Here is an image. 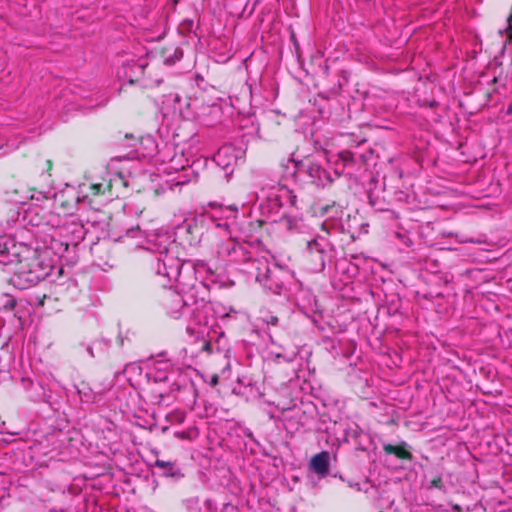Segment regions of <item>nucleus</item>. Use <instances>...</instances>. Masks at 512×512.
<instances>
[{"label": "nucleus", "instance_id": "nucleus-1", "mask_svg": "<svg viewBox=\"0 0 512 512\" xmlns=\"http://www.w3.org/2000/svg\"><path fill=\"white\" fill-rule=\"evenodd\" d=\"M0 270L11 273L10 283L18 289H28L48 277L58 279L62 273L56 258L49 250H40L24 243H13L10 248L0 244Z\"/></svg>", "mask_w": 512, "mask_h": 512}, {"label": "nucleus", "instance_id": "nucleus-2", "mask_svg": "<svg viewBox=\"0 0 512 512\" xmlns=\"http://www.w3.org/2000/svg\"><path fill=\"white\" fill-rule=\"evenodd\" d=\"M191 149L189 143L165 144L154 158L157 173L148 174L143 172L139 175H133L131 176V182L124 180V185H135L137 182L148 181L147 188L152 190L155 195H160L168 189L189 183L196 177L195 172L189 167Z\"/></svg>", "mask_w": 512, "mask_h": 512}, {"label": "nucleus", "instance_id": "nucleus-3", "mask_svg": "<svg viewBox=\"0 0 512 512\" xmlns=\"http://www.w3.org/2000/svg\"><path fill=\"white\" fill-rule=\"evenodd\" d=\"M170 237L167 233L155 232L147 237L146 249L158 252L160 258L156 264V274L161 277L160 284L167 286L172 282L180 283V274L182 263L179 258L174 256L168 249Z\"/></svg>", "mask_w": 512, "mask_h": 512}, {"label": "nucleus", "instance_id": "nucleus-4", "mask_svg": "<svg viewBox=\"0 0 512 512\" xmlns=\"http://www.w3.org/2000/svg\"><path fill=\"white\" fill-rule=\"evenodd\" d=\"M328 235L329 232L322 226V234L307 241V255L314 263L313 269L318 272L325 268V255L331 247Z\"/></svg>", "mask_w": 512, "mask_h": 512}, {"label": "nucleus", "instance_id": "nucleus-5", "mask_svg": "<svg viewBox=\"0 0 512 512\" xmlns=\"http://www.w3.org/2000/svg\"><path fill=\"white\" fill-rule=\"evenodd\" d=\"M241 153V150L235 146L225 144L218 149L213 160L219 167L225 170L226 173H229L236 165Z\"/></svg>", "mask_w": 512, "mask_h": 512}, {"label": "nucleus", "instance_id": "nucleus-6", "mask_svg": "<svg viewBox=\"0 0 512 512\" xmlns=\"http://www.w3.org/2000/svg\"><path fill=\"white\" fill-rule=\"evenodd\" d=\"M267 199L278 207L294 206L296 203V195L284 184L272 186L267 194Z\"/></svg>", "mask_w": 512, "mask_h": 512}, {"label": "nucleus", "instance_id": "nucleus-7", "mask_svg": "<svg viewBox=\"0 0 512 512\" xmlns=\"http://www.w3.org/2000/svg\"><path fill=\"white\" fill-rule=\"evenodd\" d=\"M302 165L303 169L306 170L307 174L311 178V181L315 185L324 187L332 182L330 173L324 169L314 158L306 159L305 163Z\"/></svg>", "mask_w": 512, "mask_h": 512}, {"label": "nucleus", "instance_id": "nucleus-8", "mask_svg": "<svg viewBox=\"0 0 512 512\" xmlns=\"http://www.w3.org/2000/svg\"><path fill=\"white\" fill-rule=\"evenodd\" d=\"M69 243L67 241H64L60 238H57L56 236H51L49 244L44 245L43 247L39 246L40 250H49L50 251V257L56 258V265H59V259L64 255V253L69 248Z\"/></svg>", "mask_w": 512, "mask_h": 512}, {"label": "nucleus", "instance_id": "nucleus-9", "mask_svg": "<svg viewBox=\"0 0 512 512\" xmlns=\"http://www.w3.org/2000/svg\"><path fill=\"white\" fill-rule=\"evenodd\" d=\"M169 299L170 302L166 304L169 314L173 318H179L187 309L183 297L178 292H170Z\"/></svg>", "mask_w": 512, "mask_h": 512}, {"label": "nucleus", "instance_id": "nucleus-10", "mask_svg": "<svg viewBox=\"0 0 512 512\" xmlns=\"http://www.w3.org/2000/svg\"><path fill=\"white\" fill-rule=\"evenodd\" d=\"M329 458L326 451L314 455L310 460L311 469L319 475H325L329 470Z\"/></svg>", "mask_w": 512, "mask_h": 512}, {"label": "nucleus", "instance_id": "nucleus-11", "mask_svg": "<svg viewBox=\"0 0 512 512\" xmlns=\"http://www.w3.org/2000/svg\"><path fill=\"white\" fill-rule=\"evenodd\" d=\"M187 331L191 337H194V343L197 345L196 352H211V343L205 337L204 329H199L194 333V329L188 327Z\"/></svg>", "mask_w": 512, "mask_h": 512}, {"label": "nucleus", "instance_id": "nucleus-12", "mask_svg": "<svg viewBox=\"0 0 512 512\" xmlns=\"http://www.w3.org/2000/svg\"><path fill=\"white\" fill-rule=\"evenodd\" d=\"M305 161H296L293 156H289L282 161L281 167L283 168V177L285 179L294 178L297 171L303 168Z\"/></svg>", "mask_w": 512, "mask_h": 512}, {"label": "nucleus", "instance_id": "nucleus-13", "mask_svg": "<svg viewBox=\"0 0 512 512\" xmlns=\"http://www.w3.org/2000/svg\"><path fill=\"white\" fill-rule=\"evenodd\" d=\"M235 253V240L229 238L222 242L217 249V257L224 263H230L231 258Z\"/></svg>", "mask_w": 512, "mask_h": 512}, {"label": "nucleus", "instance_id": "nucleus-14", "mask_svg": "<svg viewBox=\"0 0 512 512\" xmlns=\"http://www.w3.org/2000/svg\"><path fill=\"white\" fill-rule=\"evenodd\" d=\"M140 143L143 146L142 148L139 149L142 155L149 156L154 159L155 155L159 151L155 139L150 135H146L141 138Z\"/></svg>", "mask_w": 512, "mask_h": 512}, {"label": "nucleus", "instance_id": "nucleus-15", "mask_svg": "<svg viewBox=\"0 0 512 512\" xmlns=\"http://www.w3.org/2000/svg\"><path fill=\"white\" fill-rule=\"evenodd\" d=\"M278 224L283 229L295 231L300 226V219L295 216L284 215L278 220Z\"/></svg>", "mask_w": 512, "mask_h": 512}, {"label": "nucleus", "instance_id": "nucleus-16", "mask_svg": "<svg viewBox=\"0 0 512 512\" xmlns=\"http://www.w3.org/2000/svg\"><path fill=\"white\" fill-rule=\"evenodd\" d=\"M249 259L250 257L246 248L235 241V253H233L230 263H241Z\"/></svg>", "mask_w": 512, "mask_h": 512}, {"label": "nucleus", "instance_id": "nucleus-17", "mask_svg": "<svg viewBox=\"0 0 512 512\" xmlns=\"http://www.w3.org/2000/svg\"><path fill=\"white\" fill-rule=\"evenodd\" d=\"M262 267H257V273L255 275L256 281L262 283L269 277V267L266 263H260Z\"/></svg>", "mask_w": 512, "mask_h": 512}, {"label": "nucleus", "instance_id": "nucleus-18", "mask_svg": "<svg viewBox=\"0 0 512 512\" xmlns=\"http://www.w3.org/2000/svg\"><path fill=\"white\" fill-rule=\"evenodd\" d=\"M194 270L196 274H201L202 272H205L206 274L213 276L214 272L212 269L202 260H198L194 263Z\"/></svg>", "mask_w": 512, "mask_h": 512}, {"label": "nucleus", "instance_id": "nucleus-19", "mask_svg": "<svg viewBox=\"0 0 512 512\" xmlns=\"http://www.w3.org/2000/svg\"><path fill=\"white\" fill-rule=\"evenodd\" d=\"M385 450L388 453H394V454H396V455H398L400 457H404L405 456L404 451H401L398 447H395V446H391V445L386 446Z\"/></svg>", "mask_w": 512, "mask_h": 512}, {"label": "nucleus", "instance_id": "nucleus-20", "mask_svg": "<svg viewBox=\"0 0 512 512\" xmlns=\"http://www.w3.org/2000/svg\"><path fill=\"white\" fill-rule=\"evenodd\" d=\"M102 188H103L102 184L91 185V190L94 195L100 194L102 192Z\"/></svg>", "mask_w": 512, "mask_h": 512}, {"label": "nucleus", "instance_id": "nucleus-21", "mask_svg": "<svg viewBox=\"0 0 512 512\" xmlns=\"http://www.w3.org/2000/svg\"><path fill=\"white\" fill-rule=\"evenodd\" d=\"M507 114L512 116V103L507 108Z\"/></svg>", "mask_w": 512, "mask_h": 512}, {"label": "nucleus", "instance_id": "nucleus-22", "mask_svg": "<svg viewBox=\"0 0 512 512\" xmlns=\"http://www.w3.org/2000/svg\"><path fill=\"white\" fill-rule=\"evenodd\" d=\"M156 465L159 466V467H164L165 466V463L163 461H156Z\"/></svg>", "mask_w": 512, "mask_h": 512}, {"label": "nucleus", "instance_id": "nucleus-23", "mask_svg": "<svg viewBox=\"0 0 512 512\" xmlns=\"http://www.w3.org/2000/svg\"><path fill=\"white\" fill-rule=\"evenodd\" d=\"M217 381H218V377H217V376H214V377L212 378V384H213V385H215V384L217 383Z\"/></svg>", "mask_w": 512, "mask_h": 512}, {"label": "nucleus", "instance_id": "nucleus-24", "mask_svg": "<svg viewBox=\"0 0 512 512\" xmlns=\"http://www.w3.org/2000/svg\"><path fill=\"white\" fill-rule=\"evenodd\" d=\"M276 322H277V318H276V317H272V319H271V323H272V324H274V323H276Z\"/></svg>", "mask_w": 512, "mask_h": 512}, {"label": "nucleus", "instance_id": "nucleus-25", "mask_svg": "<svg viewBox=\"0 0 512 512\" xmlns=\"http://www.w3.org/2000/svg\"><path fill=\"white\" fill-rule=\"evenodd\" d=\"M206 504H207L208 508H210V507H211V501H210V500H207V501H206Z\"/></svg>", "mask_w": 512, "mask_h": 512}, {"label": "nucleus", "instance_id": "nucleus-26", "mask_svg": "<svg viewBox=\"0 0 512 512\" xmlns=\"http://www.w3.org/2000/svg\"><path fill=\"white\" fill-rule=\"evenodd\" d=\"M134 232H135V230H134V229H132V230H129V231H128V234H132V233H134Z\"/></svg>", "mask_w": 512, "mask_h": 512}]
</instances>
